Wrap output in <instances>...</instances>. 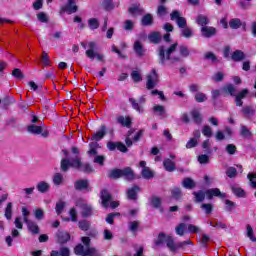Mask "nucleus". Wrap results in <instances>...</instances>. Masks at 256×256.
Wrapping results in <instances>:
<instances>
[{"instance_id":"obj_42","label":"nucleus","mask_w":256,"mask_h":256,"mask_svg":"<svg viewBox=\"0 0 256 256\" xmlns=\"http://www.w3.org/2000/svg\"><path fill=\"white\" fill-rule=\"evenodd\" d=\"M141 175L143 177V179H153V177H155V172H153V170H150L149 168H144L141 171Z\"/></svg>"},{"instance_id":"obj_57","label":"nucleus","mask_w":256,"mask_h":256,"mask_svg":"<svg viewBox=\"0 0 256 256\" xmlns=\"http://www.w3.org/2000/svg\"><path fill=\"white\" fill-rule=\"evenodd\" d=\"M185 229H187V224H185V223H180L179 226H176V233H177L180 237H183V235H185Z\"/></svg>"},{"instance_id":"obj_46","label":"nucleus","mask_w":256,"mask_h":256,"mask_svg":"<svg viewBox=\"0 0 256 256\" xmlns=\"http://www.w3.org/2000/svg\"><path fill=\"white\" fill-rule=\"evenodd\" d=\"M235 207H237V204H235V202L229 199L225 200V211H227V213H233V209H235Z\"/></svg>"},{"instance_id":"obj_18","label":"nucleus","mask_w":256,"mask_h":256,"mask_svg":"<svg viewBox=\"0 0 256 256\" xmlns=\"http://www.w3.org/2000/svg\"><path fill=\"white\" fill-rule=\"evenodd\" d=\"M133 51L137 55V57H145V47L141 41L136 40L133 45Z\"/></svg>"},{"instance_id":"obj_28","label":"nucleus","mask_w":256,"mask_h":256,"mask_svg":"<svg viewBox=\"0 0 256 256\" xmlns=\"http://www.w3.org/2000/svg\"><path fill=\"white\" fill-rule=\"evenodd\" d=\"M27 131L31 135H41L43 133V127L31 124L27 126Z\"/></svg>"},{"instance_id":"obj_33","label":"nucleus","mask_w":256,"mask_h":256,"mask_svg":"<svg viewBox=\"0 0 256 256\" xmlns=\"http://www.w3.org/2000/svg\"><path fill=\"white\" fill-rule=\"evenodd\" d=\"M190 115H191L194 123H196L197 125H201V123H203V117L201 116V113H199V111L192 110L190 112Z\"/></svg>"},{"instance_id":"obj_3","label":"nucleus","mask_w":256,"mask_h":256,"mask_svg":"<svg viewBox=\"0 0 256 256\" xmlns=\"http://www.w3.org/2000/svg\"><path fill=\"white\" fill-rule=\"evenodd\" d=\"M164 243H166V246L169 248L171 253H178L179 249H185L186 245H193V241H191V239L175 244V238H173V236H167L165 232H160L157 239L154 240V245L155 247H161Z\"/></svg>"},{"instance_id":"obj_5","label":"nucleus","mask_w":256,"mask_h":256,"mask_svg":"<svg viewBox=\"0 0 256 256\" xmlns=\"http://www.w3.org/2000/svg\"><path fill=\"white\" fill-rule=\"evenodd\" d=\"M126 146L123 142H113L109 141L106 144V147L108 151H115L116 149L120 151V153H127L129 149L127 147H132L133 146V140H131L130 137H126L125 139Z\"/></svg>"},{"instance_id":"obj_40","label":"nucleus","mask_w":256,"mask_h":256,"mask_svg":"<svg viewBox=\"0 0 256 256\" xmlns=\"http://www.w3.org/2000/svg\"><path fill=\"white\" fill-rule=\"evenodd\" d=\"M4 215L8 221H11V219L13 217V203H11V202L7 203Z\"/></svg>"},{"instance_id":"obj_62","label":"nucleus","mask_w":256,"mask_h":256,"mask_svg":"<svg viewBox=\"0 0 256 256\" xmlns=\"http://www.w3.org/2000/svg\"><path fill=\"white\" fill-rule=\"evenodd\" d=\"M12 75H13V77H15V79H19V80L25 79V75L23 74V72L19 68H15L12 71Z\"/></svg>"},{"instance_id":"obj_63","label":"nucleus","mask_w":256,"mask_h":256,"mask_svg":"<svg viewBox=\"0 0 256 256\" xmlns=\"http://www.w3.org/2000/svg\"><path fill=\"white\" fill-rule=\"evenodd\" d=\"M65 205L66 203L63 201L56 203L55 211L57 215H61L63 213V210L65 209Z\"/></svg>"},{"instance_id":"obj_14","label":"nucleus","mask_w":256,"mask_h":256,"mask_svg":"<svg viewBox=\"0 0 256 256\" xmlns=\"http://www.w3.org/2000/svg\"><path fill=\"white\" fill-rule=\"evenodd\" d=\"M105 135H107V126L105 124H102L99 131L92 134L91 141H96L97 143L98 141L104 139Z\"/></svg>"},{"instance_id":"obj_12","label":"nucleus","mask_w":256,"mask_h":256,"mask_svg":"<svg viewBox=\"0 0 256 256\" xmlns=\"http://www.w3.org/2000/svg\"><path fill=\"white\" fill-rule=\"evenodd\" d=\"M74 189L76 191H86L89 193L91 191V186L89 185L88 179H78L74 182Z\"/></svg>"},{"instance_id":"obj_47","label":"nucleus","mask_w":256,"mask_h":256,"mask_svg":"<svg viewBox=\"0 0 256 256\" xmlns=\"http://www.w3.org/2000/svg\"><path fill=\"white\" fill-rule=\"evenodd\" d=\"M88 27L91 31H95L99 27V20L97 18L88 19Z\"/></svg>"},{"instance_id":"obj_55","label":"nucleus","mask_w":256,"mask_h":256,"mask_svg":"<svg viewBox=\"0 0 256 256\" xmlns=\"http://www.w3.org/2000/svg\"><path fill=\"white\" fill-rule=\"evenodd\" d=\"M90 149L88 150V155H97V148L99 147V143L91 142L89 144Z\"/></svg>"},{"instance_id":"obj_37","label":"nucleus","mask_w":256,"mask_h":256,"mask_svg":"<svg viewBox=\"0 0 256 256\" xmlns=\"http://www.w3.org/2000/svg\"><path fill=\"white\" fill-rule=\"evenodd\" d=\"M141 23L144 27H149L151 25H153V15L151 14H145L143 17H142V20H141Z\"/></svg>"},{"instance_id":"obj_4","label":"nucleus","mask_w":256,"mask_h":256,"mask_svg":"<svg viewBox=\"0 0 256 256\" xmlns=\"http://www.w3.org/2000/svg\"><path fill=\"white\" fill-rule=\"evenodd\" d=\"M109 179H121L124 177L126 181L135 180V171L132 167H125L124 169L114 168L108 174Z\"/></svg>"},{"instance_id":"obj_59","label":"nucleus","mask_w":256,"mask_h":256,"mask_svg":"<svg viewBox=\"0 0 256 256\" xmlns=\"http://www.w3.org/2000/svg\"><path fill=\"white\" fill-rule=\"evenodd\" d=\"M204 59H206V60L210 59L212 61V63H219V59L217 58V56L213 52L206 53L204 55Z\"/></svg>"},{"instance_id":"obj_19","label":"nucleus","mask_w":256,"mask_h":256,"mask_svg":"<svg viewBox=\"0 0 256 256\" xmlns=\"http://www.w3.org/2000/svg\"><path fill=\"white\" fill-rule=\"evenodd\" d=\"M25 223L27 225L28 231L31 232L32 235H39L41 230L39 229V225H37V222H35L33 220H28Z\"/></svg>"},{"instance_id":"obj_54","label":"nucleus","mask_w":256,"mask_h":256,"mask_svg":"<svg viewBox=\"0 0 256 256\" xmlns=\"http://www.w3.org/2000/svg\"><path fill=\"white\" fill-rule=\"evenodd\" d=\"M53 183L57 187H59V185H62L63 184V174H61V173L54 174V176H53Z\"/></svg>"},{"instance_id":"obj_27","label":"nucleus","mask_w":256,"mask_h":256,"mask_svg":"<svg viewBox=\"0 0 256 256\" xmlns=\"http://www.w3.org/2000/svg\"><path fill=\"white\" fill-rule=\"evenodd\" d=\"M71 251L68 247H61L59 251L52 250L50 256H70Z\"/></svg>"},{"instance_id":"obj_6","label":"nucleus","mask_w":256,"mask_h":256,"mask_svg":"<svg viewBox=\"0 0 256 256\" xmlns=\"http://www.w3.org/2000/svg\"><path fill=\"white\" fill-rule=\"evenodd\" d=\"M146 78V89H148V91H151V89H155V87H157V85L159 84V73L156 69H152Z\"/></svg>"},{"instance_id":"obj_43","label":"nucleus","mask_w":256,"mask_h":256,"mask_svg":"<svg viewBox=\"0 0 256 256\" xmlns=\"http://www.w3.org/2000/svg\"><path fill=\"white\" fill-rule=\"evenodd\" d=\"M78 227L81 231H89V229H91V222L88 220H80Z\"/></svg>"},{"instance_id":"obj_39","label":"nucleus","mask_w":256,"mask_h":256,"mask_svg":"<svg viewBox=\"0 0 256 256\" xmlns=\"http://www.w3.org/2000/svg\"><path fill=\"white\" fill-rule=\"evenodd\" d=\"M240 136L249 139L253 137V133L251 132V130H249V128H247V126L242 125L240 128Z\"/></svg>"},{"instance_id":"obj_20","label":"nucleus","mask_w":256,"mask_h":256,"mask_svg":"<svg viewBox=\"0 0 256 256\" xmlns=\"http://www.w3.org/2000/svg\"><path fill=\"white\" fill-rule=\"evenodd\" d=\"M128 13L129 15L135 17L136 15H143V13H145V9L141 7V4H135L134 6L128 8Z\"/></svg>"},{"instance_id":"obj_52","label":"nucleus","mask_w":256,"mask_h":256,"mask_svg":"<svg viewBox=\"0 0 256 256\" xmlns=\"http://www.w3.org/2000/svg\"><path fill=\"white\" fill-rule=\"evenodd\" d=\"M202 134L204 135V137H208L209 139L213 137V129H211V126L205 125L202 128Z\"/></svg>"},{"instance_id":"obj_16","label":"nucleus","mask_w":256,"mask_h":256,"mask_svg":"<svg viewBox=\"0 0 256 256\" xmlns=\"http://www.w3.org/2000/svg\"><path fill=\"white\" fill-rule=\"evenodd\" d=\"M116 123H118L122 127H127V129H131V125H133V120L129 116H118L116 118Z\"/></svg>"},{"instance_id":"obj_49","label":"nucleus","mask_w":256,"mask_h":256,"mask_svg":"<svg viewBox=\"0 0 256 256\" xmlns=\"http://www.w3.org/2000/svg\"><path fill=\"white\" fill-rule=\"evenodd\" d=\"M194 99L196 103H205V101L207 100V95L203 92H197L194 95Z\"/></svg>"},{"instance_id":"obj_24","label":"nucleus","mask_w":256,"mask_h":256,"mask_svg":"<svg viewBox=\"0 0 256 256\" xmlns=\"http://www.w3.org/2000/svg\"><path fill=\"white\" fill-rule=\"evenodd\" d=\"M129 103L132 105V109H134V111H137V113H144L145 112V108L143 107L142 104H140L137 101V99L129 98Z\"/></svg>"},{"instance_id":"obj_53","label":"nucleus","mask_w":256,"mask_h":256,"mask_svg":"<svg viewBox=\"0 0 256 256\" xmlns=\"http://www.w3.org/2000/svg\"><path fill=\"white\" fill-rule=\"evenodd\" d=\"M34 217L37 221H43L45 219V212H43V209L37 208L34 210Z\"/></svg>"},{"instance_id":"obj_36","label":"nucleus","mask_w":256,"mask_h":256,"mask_svg":"<svg viewBox=\"0 0 256 256\" xmlns=\"http://www.w3.org/2000/svg\"><path fill=\"white\" fill-rule=\"evenodd\" d=\"M232 61H243L245 59V53L241 50H235L231 56Z\"/></svg>"},{"instance_id":"obj_61","label":"nucleus","mask_w":256,"mask_h":256,"mask_svg":"<svg viewBox=\"0 0 256 256\" xmlns=\"http://www.w3.org/2000/svg\"><path fill=\"white\" fill-rule=\"evenodd\" d=\"M226 153H228V155H235L237 153V146H235V144H227Z\"/></svg>"},{"instance_id":"obj_34","label":"nucleus","mask_w":256,"mask_h":256,"mask_svg":"<svg viewBox=\"0 0 256 256\" xmlns=\"http://www.w3.org/2000/svg\"><path fill=\"white\" fill-rule=\"evenodd\" d=\"M36 189L39 191V193H47V191L51 189V186L49 183L41 181L37 184Z\"/></svg>"},{"instance_id":"obj_17","label":"nucleus","mask_w":256,"mask_h":256,"mask_svg":"<svg viewBox=\"0 0 256 256\" xmlns=\"http://www.w3.org/2000/svg\"><path fill=\"white\" fill-rule=\"evenodd\" d=\"M213 197H225V194L221 193L219 188H211L206 190V199L211 201Z\"/></svg>"},{"instance_id":"obj_45","label":"nucleus","mask_w":256,"mask_h":256,"mask_svg":"<svg viewBox=\"0 0 256 256\" xmlns=\"http://www.w3.org/2000/svg\"><path fill=\"white\" fill-rule=\"evenodd\" d=\"M200 207L206 215H211L213 213V204L211 203H203Z\"/></svg>"},{"instance_id":"obj_25","label":"nucleus","mask_w":256,"mask_h":256,"mask_svg":"<svg viewBox=\"0 0 256 256\" xmlns=\"http://www.w3.org/2000/svg\"><path fill=\"white\" fill-rule=\"evenodd\" d=\"M163 167L165 171H168V173H173L177 167L175 166V162H173L171 159L166 158L163 161Z\"/></svg>"},{"instance_id":"obj_50","label":"nucleus","mask_w":256,"mask_h":256,"mask_svg":"<svg viewBox=\"0 0 256 256\" xmlns=\"http://www.w3.org/2000/svg\"><path fill=\"white\" fill-rule=\"evenodd\" d=\"M181 35L185 39H191V37H193V30L186 26L185 28H182Z\"/></svg>"},{"instance_id":"obj_22","label":"nucleus","mask_w":256,"mask_h":256,"mask_svg":"<svg viewBox=\"0 0 256 256\" xmlns=\"http://www.w3.org/2000/svg\"><path fill=\"white\" fill-rule=\"evenodd\" d=\"M148 39L150 43H153V45H159V43H161V32H151L148 35Z\"/></svg>"},{"instance_id":"obj_15","label":"nucleus","mask_w":256,"mask_h":256,"mask_svg":"<svg viewBox=\"0 0 256 256\" xmlns=\"http://www.w3.org/2000/svg\"><path fill=\"white\" fill-rule=\"evenodd\" d=\"M139 193H141V187L133 185L126 192L127 199H129V201H137Z\"/></svg>"},{"instance_id":"obj_21","label":"nucleus","mask_w":256,"mask_h":256,"mask_svg":"<svg viewBox=\"0 0 256 256\" xmlns=\"http://www.w3.org/2000/svg\"><path fill=\"white\" fill-rule=\"evenodd\" d=\"M192 195L194 196L195 203H203V201H205V197H207V191H194Z\"/></svg>"},{"instance_id":"obj_1","label":"nucleus","mask_w":256,"mask_h":256,"mask_svg":"<svg viewBox=\"0 0 256 256\" xmlns=\"http://www.w3.org/2000/svg\"><path fill=\"white\" fill-rule=\"evenodd\" d=\"M177 47H179V53H177ZM191 55L189 48L185 45H180L178 42L171 44L168 48L165 45H160L157 48V57L159 65H175V63H183L181 57L187 58Z\"/></svg>"},{"instance_id":"obj_7","label":"nucleus","mask_w":256,"mask_h":256,"mask_svg":"<svg viewBox=\"0 0 256 256\" xmlns=\"http://www.w3.org/2000/svg\"><path fill=\"white\" fill-rule=\"evenodd\" d=\"M89 49L86 50L85 55L90 59V61H93V59H97V61H103V54L96 53L95 50L97 49V43L94 41H91L88 43Z\"/></svg>"},{"instance_id":"obj_60","label":"nucleus","mask_w":256,"mask_h":256,"mask_svg":"<svg viewBox=\"0 0 256 256\" xmlns=\"http://www.w3.org/2000/svg\"><path fill=\"white\" fill-rule=\"evenodd\" d=\"M226 175H227V177H229V179H233V178L237 177V168L229 167L226 170Z\"/></svg>"},{"instance_id":"obj_64","label":"nucleus","mask_w":256,"mask_h":256,"mask_svg":"<svg viewBox=\"0 0 256 256\" xmlns=\"http://www.w3.org/2000/svg\"><path fill=\"white\" fill-rule=\"evenodd\" d=\"M157 15L158 17H165V15H167V7L159 5L157 8Z\"/></svg>"},{"instance_id":"obj_8","label":"nucleus","mask_w":256,"mask_h":256,"mask_svg":"<svg viewBox=\"0 0 256 256\" xmlns=\"http://www.w3.org/2000/svg\"><path fill=\"white\" fill-rule=\"evenodd\" d=\"M171 21H176L179 29H185L187 27V19L181 16V12L179 10H173L170 14Z\"/></svg>"},{"instance_id":"obj_44","label":"nucleus","mask_w":256,"mask_h":256,"mask_svg":"<svg viewBox=\"0 0 256 256\" xmlns=\"http://www.w3.org/2000/svg\"><path fill=\"white\" fill-rule=\"evenodd\" d=\"M242 22H241V19L239 18H232L230 21H229V27L230 29H239L241 28L242 26Z\"/></svg>"},{"instance_id":"obj_9","label":"nucleus","mask_w":256,"mask_h":256,"mask_svg":"<svg viewBox=\"0 0 256 256\" xmlns=\"http://www.w3.org/2000/svg\"><path fill=\"white\" fill-rule=\"evenodd\" d=\"M79 11V6L75 0H68L66 5L60 7V13H67L72 15V13H77Z\"/></svg>"},{"instance_id":"obj_10","label":"nucleus","mask_w":256,"mask_h":256,"mask_svg":"<svg viewBox=\"0 0 256 256\" xmlns=\"http://www.w3.org/2000/svg\"><path fill=\"white\" fill-rule=\"evenodd\" d=\"M101 205L104 209H109V204L113 201V195L109 193V190L102 189L100 191Z\"/></svg>"},{"instance_id":"obj_26","label":"nucleus","mask_w":256,"mask_h":256,"mask_svg":"<svg viewBox=\"0 0 256 256\" xmlns=\"http://www.w3.org/2000/svg\"><path fill=\"white\" fill-rule=\"evenodd\" d=\"M182 187H184V189H189L191 191L195 189V187H197V183H195L192 178L186 177L182 181Z\"/></svg>"},{"instance_id":"obj_29","label":"nucleus","mask_w":256,"mask_h":256,"mask_svg":"<svg viewBox=\"0 0 256 256\" xmlns=\"http://www.w3.org/2000/svg\"><path fill=\"white\" fill-rule=\"evenodd\" d=\"M231 191L235 195V197H238V199H243L247 195L245 190L243 188H241V187L232 186L231 187Z\"/></svg>"},{"instance_id":"obj_48","label":"nucleus","mask_w":256,"mask_h":256,"mask_svg":"<svg viewBox=\"0 0 256 256\" xmlns=\"http://www.w3.org/2000/svg\"><path fill=\"white\" fill-rule=\"evenodd\" d=\"M151 205L154 209H161L162 201L159 196H153L151 198Z\"/></svg>"},{"instance_id":"obj_30","label":"nucleus","mask_w":256,"mask_h":256,"mask_svg":"<svg viewBox=\"0 0 256 256\" xmlns=\"http://www.w3.org/2000/svg\"><path fill=\"white\" fill-rule=\"evenodd\" d=\"M93 215V206L89 204L82 205V217L87 219V217H91Z\"/></svg>"},{"instance_id":"obj_2","label":"nucleus","mask_w":256,"mask_h":256,"mask_svg":"<svg viewBox=\"0 0 256 256\" xmlns=\"http://www.w3.org/2000/svg\"><path fill=\"white\" fill-rule=\"evenodd\" d=\"M71 152L73 155H76L74 158H62L60 161V171H62V173H67L69 169H76V171L85 173V175H91V173L95 171L90 163H83L81 157H79L81 152L77 146H72Z\"/></svg>"},{"instance_id":"obj_41","label":"nucleus","mask_w":256,"mask_h":256,"mask_svg":"<svg viewBox=\"0 0 256 256\" xmlns=\"http://www.w3.org/2000/svg\"><path fill=\"white\" fill-rule=\"evenodd\" d=\"M102 7L104 11H113V9H115V3L113 0H103Z\"/></svg>"},{"instance_id":"obj_56","label":"nucleus","mask_w":256,"mask_h":256,"mask_svg":"<svg viewBox=\"0 0 256 256\" xmlns=\"http://www.w3.org/2000/svg\"><path fill=\"white\" fill-rule=\"evenodd\" d=\"M131 78L134 81V83H140V81H143V77H141V73L139 71L134 70L131 72Z\"/></svg>"},{"instance_id":"obj_11","label":"nucleus","mask_w":256,"mask_h":256,"mask_svg":"<svg viewBox=\"0 0 256 256\" xmlns=\"http://www.w3.org/2000/svg\"><path fill=\"white\" fill-rule=\"evenodd\" d=\"M56 243L58 245H65V243H69L71 240V234L67 231L58 230L55 235Z\"/></svg>"},{"instance_id":"obj_23","label":"nucleus","mask_w":256,"mask_h":256,"mask_svg":"<svg viewBox=\"0 0 256 256\" xmlns=\"http://www.w3.org/2000/svg\"><path fill=\"white\" fill-rule=\"evenodd\" d=\"M222 91L224 93V97H226L227 95L235 97V94L237 93V89L235 88V86H233V84H226L225 86H223Z\"/></svg>"},{"instance_id":"obj_13","label":"nucleus","mask_w":256,"mask_h":256,"mask_svg":"<svg viewBox=\"0 0 256 256\" xmlns=\"http://www.w3.org/2000/svg\"><path fill=\"white\" fill-rule=\"evenodd\" d=\"M201 35L205 39H211V37H215L217 35V28L213 26H204L200 29Z\"/></svg>"},{"instance_id":"obj_31","label":"nucleus","mask_w":256,"mask_h":256,"mask_svg":"<svg viewBox=\"0 0 256 256\" xmlns=\"http://www.w3.org/2000/svg\"><path fill=\"white\" fill-rule=\"evenodd\" d=\"M172 199H175L176 201H179L183 197V191L181 188L175 186L170 190Z\"/></svg>"},{"instance_id":"obj_38","label":"nucleus","mask_w":256,"mask_h":256,"mask_svg":"<svg viewBox=\"0 0 256 256\" xmlns=\"http://www.w3.org/2000/svg\"><path fill=\"white\" fill-rule=\"evenodd\" d=\"M242 113L246 119H250L253 117V115H255V110H253V107L251 106H245L242 108Z\"/></svg>"},{"instance_id":"obj_32","label":"nucleus","mask_w":256,"mask_h":256,"mask_svg":"<svg viewBox=\"0 0 256 256\" xmlns=\"http://www.w3.org/2000/svg\"><path fill=\"white\" fill-rule=\"evenodd\" d=\"M196 23L201 28L202 27H207V25H209V23H210V20H209V18L207 16L200 14L196 18Z\"/></svg>"},{"instance_id":"obj_35","label":"nucleus","mask_w":256,"mask_h":256,"mask_svg":"<svg viewBox=\"0 0 256 256\" xmlns=\"http://www.w3.org/2000/svg\"><path fill=\"white\" fill-rule=\"evenodd\" d=\"M17 100H15V97L13 96H5L2 99V105L5 109H7V107H10V105H14V103H16Z\"/></svg>"},{"instance_id":"obj_51","label":"nucleus","mask_w":256,"mask_h":256,"mask_svg":"<svg viewBox=\"0 0 256 256\" xmlns=\"http://www.w3.org/2000/svg\"><path fill=\"white\" fill-rule=\"evenodd\" d=\"M187 227V233H190L191 235H195L201 231V228L199 226H195L193 224H188L186 225Z\"/></svg>"},{"instance_id":"obj_58","label":"nucleus","mask_w":256,"mask_h":256,"mask_svg":"<svg viewBox=\"0 0 256 256\" xmlns=\"http://www.w3.org/2000/svg\"><path fill=\"white\" fill-rule=\"evenodd\" d=\"M74 253H75V255L84 256V254H85V246H83V244L76 245L74 247Z\"/></svg>"}]
</instances>
